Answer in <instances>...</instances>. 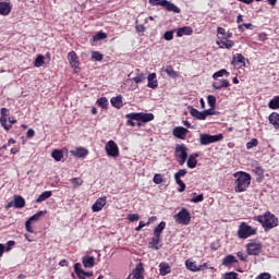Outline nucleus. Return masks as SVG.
I'll return each mask as SVG.
<instances>
[{
  "mask_svg": "<svg viewBox=\"0 0 279 279\" xmlns=\"http://www.w3.org/2000/svg\"><path fill=\"white\" fill-rule=\"evenodd\" d=\"M253 219L260 223L266 232H269V230H274V228H278L279 226L278 217H276L271 211H266L264 215L255 216Z\"/></svg>",
  "mask_w": 279,
  "mask_h": 279,
  "instance_id": "nucleus-2",
  "label": "nucleus"
},
{
  "mask_svg": "<svg viewBox=\"0 0 279 279\" xmlns=\"http://www.w3.org/2000/svg\"><path fill=\"white\" fill-rule=\"evenodd\" d=\"M83 266L86 268L95 267V257L93 256L83 257Z\"/></svg>",
  "mask_w": 279,
  "mask_h": 279,
  "instance_id": "nucleus-34",
  "label": "nucleus"
},
{
  "mask_svg": "<svg viewBox=\"0 0 279 279\" xmlns=\"http://www.w3.org/2000/svg\"><path fill=\"white\" fill-rule=\"evenodd\" d=\"M270 110H279V96H275L268 104Z\"/></svg>",
  "mask_w": 279,
  "mask_h": 279,
  "instance_id": "nucleus-38",
  "label": "nucleus"
},
{
  "mask_svg": "<svg viewBox=\"0 0 279 279\" xmlns=\"http://www.w3.org/2000/svg\"><path fill=\"white\" fill-rule=\"evenodd\" d=\"M97 104L100 108H108V98L101 97L97 100Z\"/></svg>",
  "mask_w": 279,
  "mask_h": 279,
  "instance_id": "nucleus-47",
  "label": "nucleus"
},
{
  "mask_svg": "<svg viewBox=\"0 0 279 279\" xmlns=\"http://www.w3.org/2000/svg\"><path fill=\"white\" fill-rule=\"evenodd\" d=\"M51 156L56 162H62V158H64V153L60 149H54L51 153Z\"/></svg>",
  "mask_w": 279,
  "mask_h": 279,
  "instance_id": "nucleus-33",
  "label": "nucleus"
},
{
  "mask_svg": "<svg viewBox=\"0 0 279 279\" xmlns=\"http://www.w3.org/2000/svg\"><path fill=\"white\" fill-rule=\"evenodd\" d=\"M16 245V242L14 240H10L7 242V245L4 246V252H10L12 247Z\"/></svg>",
  "mask_w": 279,
  "mask_h": 279,
  "instance_id": "nucleus-50",
  "label": "nucleus"
},
{
  "mask_svg": "<svg viewBox=\"0 0 279 279\" xmlns=\"http://www.w3.org/2000/svg\"><path fill=\"white\" fill-rule=\"evenodd\" d=\"M263 253V243L258 240H251L246 244V254L248 256H259Z\"/></svg>",
  "mask_w": 279,
  "mask_h": 279,
  "instance_id": "nucleus-8",
  "label": "nucleus"
},
{
  "mask_svg": "<svg viewBox=\"0 0 279 279\" xmlns=\"http://www.w3.org/2000/svg\"><path fill=\"white\" fill-rule=\"evenodd\" d=\"M52 192L51 191H45L44 193H41L37 199H36V204H40L43 202H45L46 199H49V197H51Z\"/></svg>",
  "mask_w": 279,
  "mask_h": 279,
  "instance_id": "nucleus-37",
  "label": "nucleus"
},
{
  "mask_svg": "<svg viewBox=\"0 0 279 279\" xmlns=\"http://www.w3.org/2000/svg\"><path fill=\"white\" fill-rule=\"evenodd\" d=\"M253 173H255V175H258L259 178H263L265 170L262 167H255L253 169Z\"/></svg>",
  "mask_w": 279,
  "mask_h": 279,
  "instance_id": "nucleus-49",
  "label": "nucleus"
},
{
  "mask_svg": "<svg viewBox=\"0 0 279 279\" xmlns=\"http://www.w3.org/2000/svg\"><path fill=\"white\" fill-rule=\"evenodd\" d=\"M35 66H43L45 64V56L38 54L37 58L35 59Z\"/></svg>",
  "mask_w": 279,
  "mask_h": 279,
  "instance_id": "nucleus-45",
  "label": "nucleus"
},
{
  "mask_svg": "<svg viewBox=\"0 0 279 279\" xmlns=\"http://www.w3.org/2000/svg\"><path fill=\"white\" fill-rule=\"evenodd\" d=\"M254 147H258V140H257V138H252V140L246 144V149H254Z\"/></svg>",
  "mask_w": 279,
  "mask_h": 279,
  "instance_id": "nucleus-46",
  "label": "nucleus"
},
{
  "mask_svg": "<svg viewBox=\"0 0 279 279\" xmlns=\"http://www.w3.org/2000/svg\"><path fill=\"white\" fill-rule=\"evenodd\" d=\"M148 3H150V5H161V8H165L168 12H173L174 14H180V12H182L178 5L169 0H149Z\"/></svg>",
  "mask_w": 279,
  "mask_h": 279,
  "instance_id": "nucleus-7",
  "label": "nucleus"
},
{
  "mask_svg": "<svg viewBox=\"0 0 279 279\" xmlns=\"http://www.w3.org/2000/svg\"><path fill=\"white\" fill-rule=\"evenodd\" d=\"M268 121H269V123H271V125H274V128H276V130H278V128H279V113L278 112L270 113L269 117H268Z\"/></svg>",
  "mask_w": 279,
  "mask_h": 279,
  "instance_id": "nucleus-25",
  "label": "nucleus"
},
{
  "mask_svg": "<svg viewBox=\"0 0 279 279\" xmlns=\"http://www.w3.org/2000/svg\"><path fill=\"white\" fill-rule=\"evenodd\" d=\"M226 49H232L234 47V40L226 39Z\"/></svg>",
  "mask_w": 279,
  "mask_h": 279,
  "instance_id": "nucleus-63",
  "label": "nucleus"
},
{
  "mask_svg": "<svg viewBox=\"0 0 279 279\" xmlns=\"http://www.w3.org/2000/svg\"><path fill=\"white\" fill-rule=\"evenodd\" d=\"M197 158H199V154L197 153L189 156L187 158L189 169H195V167H197Z\"/></svg>",
  "mask_w": 279,
  "mask_h": 279,
  "instance_id": "nucleus-23",
  "label": "nucleus"
},
{
  "mask_svg": "<svg viewBox=\"0 0 279 279\" xmlns=\"http://www.w3.org/2000/svg\"><path fill=\"white\" fill-rule=\"evenodd\" d=\"M74 271H75V274L78 275V276H80V274H84V270L82 269V264L76 263V264L74 265Z\"/></svg>",
  "mask_w": 279,
  "mask_h": 279,
  "instance_id": "nucleus-57",
  "label": "nucleus"
},
{
  "mask_svg": "<svg viewBox=\"0 0 279 279\" xmlns=\"http://www.w3.org/2000/svg\"><path fill=\"white\" fill-rule=\"evenodd\" d=\"M105 150L109 158H119V145H117L116 141H109L105 146Z\"/></svg>",
  "mask_w": 279,
  "mask_h": 279,
  "instance_id": "nucleus-11",
  "label": "nucleus"
},
{
  "mask_svg": "<svg viewBox=\"0 0 279 279\" xmlns=\"http://www.w3.org/2000/svg\"><path fill=\"white\" fill-rule=\"evenodd\" d=\"M189 171L186 169H180L177 173H174V180L175 181H182L181 178H184Z\"/></svg>",
  "mask_w": 279,
  "mask_h": 279,
  "instance_id": "nucleus-40",
  "label": "nucleus"
},
{
  "mask_svg": "<svg viewBox=\"0 0 279 279\" xmlns=\"http://www.w3.org/2000/svg\"><path fill=\"white\" fill-rule=\"evenodd\" d=\"M108 38V34L104 32H98L93 36V43H97L99 40H106Z\"/></svg>",
  "mask_w": 279,
  "mask_h": 279,
  "instance_id": "nucleus-39",
  "label": "nucleus"
},
{
  "mask_svg": "<svg viewBox=\"0 0 279 279\" xmlns=\"http://www.w3.org/2000/svg\"><path fill=\"white\" fill-rule=\"evenodd\" d=\"M225 279H239V274L236 272H226Z\"/></svg>",
  "mask_w": 279,
  "mask_h": 279,
  "instance_id": "nucleus-56",
  "label": "nucleus"
},
{
  "mask_svg": "<svg viewBox=\"0 0 279 279\" xmlns=\"http://www.w3.org/2000/svg\"><path fill=\"white\" fill-rule=\"evenodd\" d=\"M128 219L129 221L134 222V221H138V219H141V216H138V214H129Z\"/></svg>",
  "mask_w": 279,
  "mask_h": 279,
  "instance_id": "nucleus-53",
  "label": "nucleus"
},
{
  "mask_svg": "<svg viewBox=\"0 0 279 279\" xmlns=\"http://www.w3.org/2000/svg\"><path fill=\"white\" fill-rule=\"evenodd\" d=\"M245 59L243 54L236 53L233 56L232 64H242V66H245Z\"/></svg>",
  "mask_w": 279,
  "mask_h": 279,
  "instance_id": "nucleus-32",
  "label": "nucleus"
},
{
  "mask_svg": "<svg viewBox=\"0 0 279 279\" xmlns=\"http://www.w3.org/2000/svg\"><path fill=\"white\" fill-rule=\"evenodd\" d=\"M70 154L75 158H86L88 149L84 147H76L74 150H71Z\"/></svg>",
  "mask_w": 279,
  "mask_h": 279,
  "instance_id": "nucleus-19",
  "label": "nucleus"
},
{
  "mask_svg": "<svg viewBox=\"0 0 279 279\" xmlns=\"http://www.w3.org/2000/svg\"><path fill=\"white\" fill-rule=\"evenodd\" d=\"M148 84L147 87L148 88H158V80H156V73H150L148 74Z\"/></svg>",
  "mask_w": 279,
  "mask_h": 279,
  "instance_id": "nucleus-24",
  "label": "nucleus"
},
{
  "mask_svg": "<svg viewBox=\"0 0 279 279\" xmlns=\"http://www.w3.org/2000/svg\"><path fill=\"white\" fill-rule=\"evenodd\" d=\"M215 108H216V107H210V109L204 110V112H205V119H206L207 117H213V116L217 114V112L215 111Z\"/></svg>",
  "mask_w": 279,
  "mask_h": 279,
  "instance_id": "nucleus-52",
  "label": "nucleus"
},
{
  "mask_svg": "<svg viewBox=\"0 0 279 279\" xmlns=\"http://www.w3.org/2000/svg\"><path fill=\"white\" fill-rule=\"evenodd\" d=\"M185 267L186 269H189V271H194V272H197L201 269L199 266H197L195 262H191V259L185 260Z\"/></svg>",
  "mask_w": 279,
  "mask_h": 279,
  "instance_id": "nucleus-35",
  "label": "nucleus"
},
{
  "mask_svg": "<svg viewBox=\"0 0 279 279\" xmlns=\"http://www.w3.org/2000/svg\"><path fill=\"white\" fill-rule=\"evenodd\" d=\"M234 263H239V260H236V257H234V255H227L222 259V265H225V267H230V265H234Z\"/></svg>",
  "mask_w": 279,
  "mask_h": 279,
  "instance_id": "nucleus-31",
  "label": "nucleus"
},
{
  "mask_svg": "<svg viewBox=\"0 0 279 279\" xmlns=\"http://www.w3.org/2000/svg\"><path fill=\"white\" fill-rule=\"evenodd\" d=\"M43 215H47V210L43 211L39 210L37 211L35 215H33L32 217H29L26 222H25V228L26 231L29 232L31 234H34V228L32 227V222L33 221H39L40 217H43Z\"/></svg>",
  "mask_w": 279,
  "mask_h": 279,
  "instance_id": "nucleus-12",
  "label": "nucleus"
},
{
  "mask_svg": "<svg viewBox=\"0 0 279 279\" xmlns=\"http://www.w3.org/2000/svg\"><path fill=\"white\" fill-rule=\"evenodd\" d=\"M12 12L10 0H0V16H8Z\"/></svg>",
  "mask_w": 279,
  "mask_h": 279,
  "instance_id": "nucleus-14",
  "label": "nucleus"
},
{
  "mask_svg": "<svg viewBox=\"0 0 279 279\" xmlns=\"http://www.w3.org/2000/svg\"><path fill=\"white\" fill-rule=\"evenodd\" d=\"M111 106H113V108H118V110H120V108H123V96L119 95L111 98Z\"/></svg>",
  "mask_w": 279,
  "mask_h": 279,
  "instance_id": "nucleus-28",
  "label": "nucleus"
},
{
  "mask_svg": "<svg viewBox=\"0 0 279 279\" xmlns=\"http://www.w3.org/2000/svg\"><path fill=\"white\" fill-rule=\"evenodd\" d=\"M70 182L74 187L82 186L84 184V180H82V178H72Z\"/></svg>",
  "mask_w": 279,
  "mask_h": 279,
  "instance_id": "nucleus-44",
  "label": "nucleus"
},
{
  "mask_svg": "<svg viewBox=\"0 0 279 279\" xmlns=\"http://www.w3.org/2000/svg\"><path fill=\"white\" fill-rule=\"evenodd\" d=\"M192 204H199V202H204V194H199L194 198H191Z\"/></svg>",
  "mask_w": 279,
  "mask_h": 279,
  "instance_id": "nucleus-54",
  "label": "nucleus"
},
{
  "mask_svg": "<svg viewBox=\"0 0 279 279\" xmlns=\"http://www.w3.org/2000/svg\"><path fill=\"white\" fill-rule=\"evenodd\" d=\"M173 219L175 223H180V226H189V223H191V211L186 208H182L173 216Z\"/></svg>",
  "mask_w": 279,
  "mask_h": 279,
  "instance_id": "nucleus-9",
  "label": "nucleus"
},
{
  "mask_svg": "<svg viewBox=\"0 0 279 279\" xmlns=\"http://www.w3.org/2000/svg\"><path fill=\"white\" fill-rule=\"evenodd\" d=\"M163 38H165V40H173V31H167L163 34Z\"/></svg>",
  "mask_w": 279,
  "mask_h": 279,
  "instance_id": "nucleus-58",
  "label": "nucleus"
},
{
  "mask_svg": "<svg viewBox=\"0 0 279 279\" xmlns=\"http://www.w3.org/2000/svg\"><path fill=\"white\" fill-rule=\"evenodd\" d=\"M153 182H154V184H162V182H163L162 174L156 173L153 178Z\"/></svg>",
  "mask_w": 279,
  "mask_h": 279,
  "instance_id": "nucleus-48",
  "label": "nucleus"
},
{
  "mask_svg": "<svg viewBox=\"0 0 279 279\" xmlns=\"http://www.w3.org/2000/svg\"><path fill=\"white\" fill-rule=\"evenodd\" d=\"M16 123V119L10 118V110L8 108L0 109V125L3 126V130L10 132L12 130V125Z\"/></svg>",
  "mask_w": 279,
  "mask_h": 279,
  "instance_id": "nucleus-5",
  "label": "nucleus"
},
{
  "mask_svg": "<svg viewBox=\"0 0 279 279\" xmlns=\"http://www.w3.org/2000/svg\"><path fill=\"white\" fill-rule=\"evenodd\" d=\"M236 234L240 239L245 240L250 239V236H256V234H258V229L247 225V222H241Z\"/></svg>",
  "mask_w": 279,
  "mask_h": 279,
  "instance_id": "nucleus-4",
  "label": "nucleus"
},
{
  "mask_svg": "<svg viewBox=\"0 0 279 279\" xmlns=\"http://www.w3.org/2000/svg\"><path fill=\"white\" fill-rule=\"evenodd\" d=\"M178 185H180V189L178 190L179 193H184V191H186V184L184 183V181H175Z\"/></svg>",
  "mask_w": 279,
  "mask_h": 279,
  "instance_id": "nucleus-55",
  "label": "nucleus"
},
{
  "mask_svg": "<svg viewBox=\"0 0 279 279\" xmlns=\"http://www.w3.org/2000/svg\"><path fill=\"white\" fill-rule=\"evenodd\" d=\"M131 80H132V82H135V84H143V82H145L146 77H145L144 73H140Z\"/></svg>",
  "mask_w": 279,
  "mask_h": 279,
  "instance_id": "nucleus-41",
  "label": "nucleus"
},
{
  "mask_svg": "<svg viewBox=\"0 0 279 279\" xmlns=\"http://www.w3.org/2000/svg\"><path fill=\"white\" fill-rule=\"evenodd\" d=\"M192 35H193V28L190 26H184L177 31V36L179 38H182V36H192Z\"/></svg>",
  "mask_w": 279,
  "mask_h": 279,
  "instance_id": "nucleus-22",
  "label": "nucleus"
},
{
  "mask_svg": "<svg viewBox=\"0 0 279 279\" xmlns=\"http://www.w3.org/2000/svg\"><path fill=\"white\" fill-rule=\"evenodd\" d=\"M236 256L240 258V260H242V263H247V255H245L243 252H238Z\"/></svg>",
  "mask_w": 279,
  "mask_h": 279,
  "instance_id": "nucleus-60",
  "label": "nucleus"
},
{
  "mask_svg": "<svg viewBox=\"0 0 279 279\" xmlns=\"http://www.w3.org/2000/svg\"><path fill=\"white\" fill-rule=\"evenodd\" d=\"M68 60L74 71H77V69H80V61L77 60V53L75 51L69 52Z\"/></svg>",
  "mask_w": 279,
  "mask_h": 279,
  "instance_id": "nucleus-18",
  "label": "nucleus"
},
{
  "mask_svg": "<svg viewBox=\"0 0 279 279\" xmlns=\"http://www.w3.org/2000/svg\"><path fill=\"white\" fill-rule=\"evenodd\" d=\"M165 228H167V222L161 221L155 229H154V235L162 236V232H165Z\"/></svg>",
  "mask_w": 279,
  "mask_h": 279,
  "instance_id": "nucleus-30",
  "label": "nucleus"
},
{
  "mask_svg": "<svg viewBox=\"0 0 279 279\" xmlns=\"http://www.w3.org/2000/svg\"><path fill=\"white\" fill-rule=\"evenodd\" d=\"M230 87V81L228 80H220L213 83L214 90H221V88Z\"/></svg>",
  "mask_w": 279,
  "mask_h": 279,
  "instance_id": "nucleus-21",
  "label": "nucleus"
},
{
  "mask_svg": "<svg viewBox=\"0 0 279 279\" xmlns=\"http://www.w3.org/2000/svg\"><path fill=\"white\" fill-rule=\"evenodd\" d=\"M106 204H108L107 197H99L92 206L93 213H99L100 210H104V206H106Z\"/></svg>",
  "mask_w": 279,
  "mask_h": 279,
  "instance_id": "nucleus-17",
  "label": "nucleus"
},
{
  "mask_svg": "<svg viewBox=\"0 0 279 279\" xmlns=\"http://www.w3.org/2000/svg\"><path fill=\"white\" fill-rule=\"evenodd\" d=\"M230 77V72L226 69H221L218 72L213 74V80H219V77Z\"/></svg>",
  "mask_w": 279,
  "mask_h": 279,
  "instance_id": "nucleus-36",
  "label": "nucleus"
},
{
  "mask_svg": "<svg viewBox=\"0 0 279 279\" xmlns=\"http://www.w3.org/2000/svg\"><path fill=\"white\" fill-rule=\"evenodd\" d=\"M15 144H16V140L10 138L7 144H4L2 147H0V151H3V149H8V147H10V145H15Z\"/></svg>",
  "mask_w": 279,
  "mask_h": 279,
  "instance_id": "nucleus-51",
  "label": "nucleus"
},
{
  "mask_svg": "<svg viewBox=\"0 0 279 279\" xmlns=\"http://www.w3.org/2000/svg\"><path fill=\"white\" fill-rule=\"evenodd\" d=\"M148 250H160L162 247V239L160 235H154L153 238L148 239Z\"/></svg>",
  "mask_w": 279,
  "mask_h": 279,
  "instance_id": "nucleus-13",
  "label": "nucleus"
},
{
  "mask_svg": "<svg viewBox=\"0 0 279 279\" xmlns=\"http://www.w3.org/2000/svg\"><path fill=\"white\" fill-rule=\"evenodd\" d=\"M255 279H271V274H269V272H262Z\"/></svg>",
  "mask_w": 279,
  "mask_h": 279,
  "instance_id": "nucleus-59",
  "label": "nucleus"
},
{
  "mask_svg": "<svg viewBox=\"0 0 279 279\" xmlns=\"http://www.w3.org/2000/svg\"><path fill=\"white\" fill-rule=\"evenodd\" d=\"M219 141H223V134L210 135V134H201L199 135V143L201 145H210L213 143H219Z\"/></svg>",
  "mask_w": 279,
  "mask_h": 279,
  "instance_id": "nucleus-10",
  "label": "nucleus"
},
{
  "mask_svg": "<svg viewBox=\"0 0 279 279\" xmlns=\"http://www.w3.org/2000/svg\"><path fill=\"white\" fill-rule=\"evenodd\" d=\"M126 125H131V128H136V125H138V128H141L143 123H149V121H154L156 117L154 113L132 112L126 114Z\"/></svg>",
  "mask_w": 279,
  "mask_h": 279,
  "instance_id": "nucleus-1",
  "label": "nucleus"
},
{
  "mask_svg": "<svg viewBox=\"0 0 279 279\" xmlns=\"http://www.w3.org/2000/svg\"><path fill=\"white\" fill-rule=\"evenodd\" d=\"M165 73H167L168 77H171L172 80L180 77V73L173 70V66L171 65H167L165 68Z\"/></svg>",
  "mask_w": 279,
  "mask_h": 279,
  "instance_id": "nucleus-27",
  "label": "nucleus"
},
{
  "mask_svg": "<svg viewBox=\"0 0 279 279\" xmlns=\"http://www.w3.org/2000/svg\"><path fill=\"white\" fill-rule=\"evenodd\" d=\"M92 60H95L96 62H101V60H104V54H101V52L99 51H93Z\"/></svg>",
  "mask_w": 279,
  "mask_h": 279,
  "instance_id": "nucleus-43",
  "label": "nucleus"
},
{
  "mask_svg": "<svg viewBox=\"0 0 279 279\" xmlns=\"http://www.w3.org/2000/svg\"><path fill=\"white\" fill-rule=\"evenodd\" d=\"M207 102L210 108H217V97H215L214 95H209L207 97Z\"/></svg>",
  "mask_w": 279,
  "mask_h": 279,
  "instance_id": "nucleus-42",
  "label": "nucleus"
},
{
  "mask_svg": "<svg viewBox=\"0 0 279 279\" xmlns=\"http://www.w3.org/2000/svg\"><path fill=\"white\" fill-rule=\"evenodd\" d=\"M190 114L191 117H194V119H197L198 121H206V116L204 111H199L195 109L194 107H190Z\"/></svg>",
  "mask_w": 279,
  "mask_h": 279,
  "instance_id": "nucleus-20",
  "label": "nucleus"
},
{
  "mask_svg": "<svg viewBox=\"0 0 279 279\" xmlns=\"http://www.w3.org/2000/svg\"><path fill=\"white\" fill-rule=\"evenodd\" d=\"M136 32H138L140 34H143V32H145V25L140 24L135 27Z\"/></svg>",
  "mask_w": 279,
  "mask_h": 279,
  "instance_id": "nucleus-64",
  "label": "nucleus"
},
{
  "mask_svg": "<svg viewBox=\"0 0 279 279\" xmlns=\"http://www.w3.org/2000/svg\"><path fill=\"white\" fill-rule=\"evenodd\" d=\"M35 135H36V131H34L33 129H29V130L26 132L27 138H34Z\"/></svg>",
  "mask_w": 279,
  "mask_h": 279,
  "instance_id": "nucleus-62",
  "label": "nucleus"
},
{
  "mask_svg": "<svg viewBox=\"0 0 279 279\" xmlns=\"http://www.w3.org/2000/svg\"><path fill=\"white\" fill-rule=\"evenodd\" d=\"M159 274L160 276H168V274H171V266L168 263H160Z\"/></svg>",
  "mask_w": 279,
  "mask_h": 279,
  "instance_id": "nucleus-26",
  "label": "nucleus"
},
{
  "mask_svg": "<svg viewBox=\"0 0 279 279\" xmlns=\"http://www.w3.org/2000/svg\"><path fill=\"white\" fill-rule=\"evenodd\" d=\"M172 134L175 138H180L181 141L186 140V135L189 134V129L184 126H177L173 129Z\"/></svg>",
  "mask_w": 279,
  "mask_h": 279,
  "instance_id": "nucleus-15",
  "label": "nucleus"
},
{
  "mask_svg": "<svg viewBox=\"0 0 279 279\" xmlns=\"http://www.w3.org/2000/svg\"><path fill=\"white\" fill-rule=\"evenodd\" d=\"M234 178H236L234 186L235 193H245V191L250 189V184H252V175L247 172H236L234 173Z\"/></svg>",
  "mask_w": 279,
  "mask_h": 279,
  "instance_id": "nucleus-3",
  "label": "nucleus"
},
{
  "mask_svg": "<svg viewBox=\"0 0 279 279\" xmlns=\"http://www.w3.org/2000/svg\"><path fill=\"white\" fill-rule=\"evenodd\" d=\"M145 267L143 263L140 262L132 271V276L134 279H145Z\"/></svg>",
  "mask_w": 279,
  "mask_h": 279,
  "instance_id": "nucleus-16",
  "label": "nucleus"
},
{
  "mask_svg": "<svg viewBox=\"0 0 279 279\" xmlns=\"http://www.w3.org/2000/svg\"><path fill=\"white\" fill-rule=\"evenodd\" d=\"M13 204L14 208H25V198L21 195H15Z\"/></svg>",
  "mask_w": 279,
  "mask_h": 279,
  "instance_id": "nucleus-29",
  "label": "nucleus"
},
{
  "mask_svg": "<svg viewBox=\"0 0 279 279\" xmlns=\"http://www.w3.org/2000/svg\"><path fill=\"white\" fill-rule=\"evenodd\" d=\"M174 156L180 167H184V163L189 158V149L186 148V145L178 144L175 146Z\"/></svg>",
  "mask_w": 279,
  "mask_h": 279,
  "instance_id": "nucleus-6",
  "label": "nucleus"
},
{
  "mask_svg": "<svg viewBox=\"0 0 279 279\" xmlns=\"http://www.w3.org/2000/svg\"><path fill=\"white\" fill-rule=\"evenodd\" d=\"M145 226H149V221L145 223V221H140V225L135 228L136 232H141Z\"/></svg>",
  "mask_w": 279,
  "mask_h": 279,
  "instance_id": "nucleus-61",
  "label": "nucleus"
}]
</instances>
